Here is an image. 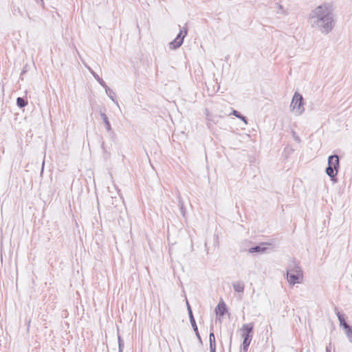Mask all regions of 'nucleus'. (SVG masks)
I'll return each mask as SVG.
<instances>
[{
  "label": "nucleus",
  "instance_id": "nucleus-1",
  "mask_svg": "<svg viewBox=\"0 0 352 352\" xmlns=\"http://www.w3.org/2000/svg\"><path fill=\"white\" fill-rule=\"evenodd\" d=\"M311 26L317 28L321 33L327 34L335 26L333 5L324 3L315 8L309 14Z\"/></svg>",
  "mask_w": 352,
  "mask_h": 352
},
{
  "label": "nucleus",
  "instance_id": "nucleus-2",
  "mask_svg": "<svg viewBox=\"0 0 352 352\" xmlns=\"http://www.w3.org/2000/svg\"><path fill=\"white\" fill-rule=\"evenodd\" d=\"M287 279L289 285L301 283L303 280V272L294 259L291 261L287 268Z\"/></svg>",
  "mask_w": 352,
  "mask_h": 352
},
{
  "label": "nucleus",
  "instance_id": "nucleus-3",
  "mask_svg": "<svg viewBox=\"0 0 352 352\" xmlns=\"http://www.w3.org/2000/svg\"><path fill=\"white\" fill-rule=\"evenodd\" d=\"M340 166L339 157L337 155H330L328 157V166L326 168L327 175L332 182H336V175Z\"/></svg>",
  "mask_w": 352,
  "mask_h": 352
},
{
  "label": "nucleus",
  "instance_id": "nucleus-4",
  "mask_svg": "<svg viewBox=\"0 0 352 352\" xmlns=\"http://www.w3.org/2000/svg\"><path fill=\"white\" fill-rule=\"evenodd\" d=\"M253 329L254 324L252 322L243 324L241 329V336L243 338V349L245 352L248 351L250 342L252 340Z\"/></svg>",
  "mask_w": 352,
  "mask_h": 352
},
{
  "label": "nucleus",
  "instance_id": "nucleus-5",
  "mask_svg": "<svg viewBox=\"0 0 352 352\" xmlns=\"http://www.w3.org/2000/svg\"><path fill=\"white\" fill-rule=\"evenodd\" d=\"M290 107L296 115H301L305 111L302 95L296 92L293 96Z\"/></svg>",
  "mask_w": 352,
  "mask_h": 352
},
{
  "label": "nucleus",
  "instance_id": "nucleus-6",
  "mask_svg": "<svg viewBox=\"0 0 352 352\" xmlns=\"http://www.w3.org/2000/svg\"><path fill=\"white\" fill-rule=\"evenodd\" d=\"M183 30H180L179 33L177 34L176 38L169 43V47L170 49L175 50L179 48L184 42V38L188 34V30L186 28L184 27Z\"/></svg>",
  "mask_w": 352,
  "mask_h": 352
},
{
  "label": "nucleus",
  "instance_id": "nucleus-7",
  "mask_svg": "<svg viewBox=\"0 0 352 352\" xmlns=\"http://www.w3.org/2000/svg\"><path fill=\"white\" fill-rule=\"evenodd\" d=\"M217 314L223 316L227 312V307L226 304L222 302H219L215 309Z\"/></svg>",
  "mask_w": 352,
  "mask_h": 352
},
{
  "label": "nucleus",
  "instance_id": "nucleus-8",
  "mask_svg": "<svg viewBox=\"0 0 352 352\" xmlns=\"http://www.w3.org/2000/svg\"><path fill=\"white\" fill-rule=\"evenodd\" d=\"M232 286L235 292L243 293L244 283L242 281H236L232 283Z\"/></svg>",
  "mask_w": 352,
  "mask_h": 352
},
{
  "label": "nucleus",
  "instance_id": "nucleus-9",
  "mask_svg": "<svg viewBox=\"0 0 352 352\" xmlns=\"http://www.w3.org/2000/svg\"><path fill=\"white\" fill-rule=\"evenodd\" d=\"M266 249L267 248L265 247V243H261L259 245H256L255 247L250 248L249 249V252L250 253H254V252L262 253V252H264Z\"/></svg>",
  "mask_w": 352,
  "mask_h": 352
},
{
  "label": "nucleus",
  "instance_id": "nucleus-10",
  "mask_svg": "<svg viewBox=\"0 0 352 352\" xmlns=\"http://www.w3.org/2000/svg\"><path fill=\"white\" fill-rule=\"evenodd\" d=\"M105 89L106 94L109 97V98L117 105H118V101L116 100V94L115 92L111 89L107 85V87H103Z\"/></svg>",
  "mask_w": 352,
  "mask_h": 352
},
{
  "label": "nucleus",
  "instance_id": "nucleus-11",
  "mask_svg": "<svg viewBox=\"0 0 352 352\" xmlns=\"http://www.w3.org/2000/svg\"><path fill=\"white\" fill-rule=\"evenodd\" d=\"M100 115L105 124V128H106L107 131H112L111 126V124L109 121V119H108V117L107 116V115L102 112H100Z\"/></svg>",
  "mask_w": 352,
  "mask_h": 352
},
{
  "label": "nucleus",
  "instance_id": "nucleus-12",
  "mask_svg": "<svg viewBox=\"0 0 352 352\" xmlns=\"http://www.w3.org/2000/svg\"><path fill=\"white\" fill-rule=\"evenodd\" d=\"M336 314L338 318L340 326L342 327L344 329L349 328V327H350V325H349L346 322L344 315L341 314L339 311H338L336 313Z\"/></svg>",
  "mask_w": 352,
  "mask_h": 352
},
{
  "label": "nucleus",
  "instance_id": "nucleus-13",
  "mask_svg": "<svg viewBox=\"0 0 352 352\" xmlns=\"http://www.w3.org/2000/svg\"><path fill=\"white\" fill-rule=\"evenodd\" d=\"M209 341H210V350H216V342H215V337L213 332H210L209 335Z\"/></svg>",
  "mask_w": 352,
  "mask_h": 352
},
{
  "label": "nucleus",
  "instance_id": "nucleus-14",
  "mask_svg": "<svg viewBox=\"0 0 352 352\" xmlns=\"http://www.w3.org/2000/svg\"><path fill=\"white\" fill-rule=\"evenodd\" d=\"M232 114L234 115L235 117L239 118L240 120H241L243 122H244L245 124H248V120H247V118L242 116L239 111H237L236 110H232Z\"/></svg>",
  "mask_w": 352,
  "mask_h": 352
},
{
  "label": "nucleus",
  "instance_id": "nucleus-15",
  "mask_svg": "<svg viewBox=\"0 0 352 352\" xmlns=\"http://www.w3.org/2000/svg\"><path fill=\"white\" fill-rule=\"evenodd\" d=\"M16 104L18 107L22 108L28 104V102L24 98L19 97L16 99Z\"/></svg>",
  "mask_w": 352,
  "mask_h": 352
},
{
  "label": "nucleus",
  "instance_id": "nucleus-16",
  "mask_svg": "<svg viewBox=\"0 0 352 352\" xmlns=\"http://www.w3.org/2000/svg\"><path fill=\"white\" fill-rule=\"evenodd\" d=\"M274 9L276 10L277 14H283L286 12L283 7L279 3H275Z\"/></svg>",
  "mask_w": 352,
  "mask_h": 352
},
{
  "label": "nucleus",
  "instance_id": "nucleus-17",
  "mask_svg": "<svg viewBox=\"0 0 352 352\" xmlns=\"http://www.w3.org/2000/svg\"><path fill=\"white\" fill-rule=\"evenodd\" d=\"M345 334L350 342H352V326L344 329Z\"/></svg>",
  "mask_w": 352,
  "mask_h": 352
},
{
  "label": "nucleus",
  "instance_id": "nucleus-18",
  "mask_svg": "<svg viewBox=\"0 0 352 352\" xmlns=\"http://www.w3.org/2000/svg\"><path fill=\"white\" fill-rule=\"evenodd\" d=\"M93 76L102 87H107L105 82L96 73H94Z\"/></svg>",
  "mask_w": 352,
  "mask_h": 352
},
{
  "label": "nucleus",
  "instance_id": "nucleus-19",
  "mask_svg": "<svg viewBox=\"0 0 352 352\" xmlns=\"http://www.w3.org/2000/svg\"><path fill=\"white\" fill-rule=\"evenodd\" d=\"M118 352H122L124 346V341L120 335L118 336Z\"/></svg>",
  "mask_w": 352,
  "mask_h": 352
},
{
  "label": "nucleus",
  "instance_id": "nucleus-20",
  "mask_svg": "<svg viewBox=\"0 0 352 352\" xmlns=\"http://www.w3.org/2000/svg\"><path fill=\"white\" fill-rule=\"evenodd\" d=\"M179 206L181 214H182L183 217H185L186 210H185V208H184V204L183 200L181 198L179 199Z\"/></svg>",
  "mask_w": 352,
  "mask_h": 352
},
{
  "label": "nucleus",
  "instance_id": "nucleus-21",
  "mask_svg": "<svg viewBox=\"0 0 352 352\" xmlns=\"http://www.w3.org/2000/svg\"><path fill=\"white\" fill-rule=\"evenodd\" d=\"M190 324H191V326H192L194 331L195 332V334H196L197 337L198 338V339L199 340H201V336L199 335V331H198V328H197L196 322L195 321V322H190Z\"/></svg>",
  "mask_w": 352,
  "mask_h": 352
},
{
  "label": "nucleus",
  "instance_id": "nucleus-22",
  "mask_svg": "<svg viewBox=\"0 0 352 352\" xmlns=\"http://www.w3.org/2000/svg\"><path fill=\"white\" fill-rule=\"evenodd\" d=\"M292 135L296 142H297L298 143L300 142V139L299 136L296 135L295 131H292Z\"/></svg>",
  "mask_w": 352,
  "mask_h": 352
},
{
  "label": "nucleus",
  "instance_id": "nucleus-23",
  "mask_svg": "<svg viewBox=\"0 0 352 352\" xmlns=\"http://www.w3.org/2000/svg\"><path fill=\"white\" fill-rule=\"evenodd\" d=\"M188 315H189L190 322H195V318L193 316L192 312V313H189Z\"/></svg>",
  "mask_w": 352,
  "mask_h": 352
},
{
  "label": "nucleus",
  "instance_id": "nucleus-24",
  "mask_svg": "<svg viewBox=\"0 0 352 352\" xmlns=\"http://www.w3.org/2000/svg\"><path fill=\"white\" fill-rule=\"evenodd\" d=\"M89 72L93 75L94 73H96L90 67L86 66Z\"/></svg>",
  "mask_w": 352,
  "mask_h": 352
},
{
  "label": "nucleus",
  "instance_id": "nucleus-25",
  "mask_svg": "<svg viewBox=\"0 0 352 352\" xmlns=\"http://www.w3.org/2000/svg\"><path fill=\"white\" fill-rule=\"evenodd\" d=\"M89 72L93 75L94 73H96L90 67L86 66Z\"/></svg>",
  "mask_w": 352,
  "mask_h": 352
},
{
  "label": "nucleus",
  "instance_id": "nucleus-26",
  "mask_svg": "<svg viewBox=\"0 0 352 352\" xmlns=\"http://www.w3.org/2000/svg\"><path fill=\"white\" fill-rule=\"evenodd\" d=\"M326 352H331V344L326 347Z\"/></svg>",
  "mask_w": 352,
  "mask_h": 352
},
{
  "label": "nucleus",
  "instance_id": "nucleus-27",
  "mask_svg": "<svg viewBox=\"0 0 352 352\" xmlns=\"http://www.w3.org/2000/svg\"><path fill=\"white\" fill-rule=\"evenodd\" d=\"M34 1H35L36 3H38L39 2H41V4H43V0H34Z\"/></svg>",
  "mask_w": 352,
  "mask_h": 352
},
{
  "label": "nucleus",
  "instance_id": "nucleus-28",
  "mask_svg": "<svg viewBox=\"0 0 352 352\" xmlns=\"http://www.w3.org/2000/svg\"><path fill=\"white\" fill-rule=\"evenodd\" d=\"M188 314L192 312L190 307H188Z\"/></svg>",
  "mask_w": 352,
  "mask_h": 352
},
{
  "label": "nucleus",
  "instance_id": "nucleus-29",
  "mask_svg": "<svg viewBox=\"0 0 352 352\" xmlns=\"http://www.w3.org/2000/svg\"><path fill=\"white\" fill-rule=\"evenodd\" d=\"M187 307H190V306L188 302H187Z\"/></svg>",
  "mask_w": 352,
  "mask_h": 352
},
{
  "label": "nucleus",
  "instance_id": "nucleus-30",
  "mask_svg": "<svg viewBox=\"0 0 352 352\" xmlns=\"http://www.w3.org/2000/svg\"><path fill=\"white\" fill-rule=\"evenodd\" d=\"M210 352H216V350H212Z\"/></svg>",
  "mask_w": 352,
  "mask_h": 352
}]
</instances>
